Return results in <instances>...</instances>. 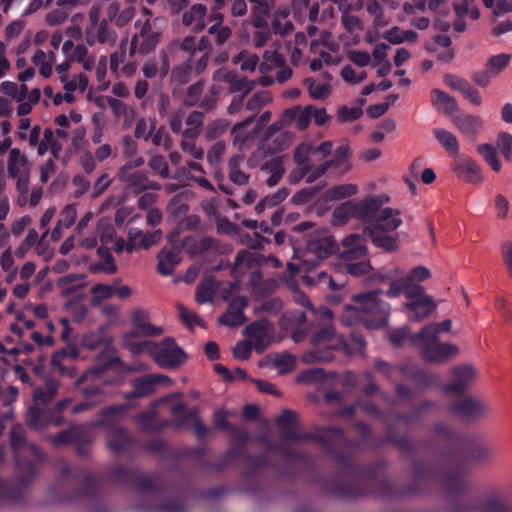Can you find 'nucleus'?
Instances as JSON below:
<instances>
[{"mask_svg": "<svg viewBox=\"0 0 512 512\" xmlns=\"http://www.w3.org/2000/svg\"><path fill=\"white\" fill-rule=\"evenodd\" d=\"M381 290L367 291L352 296L353 303L365 317L364 327L378 329L388 323L390 304L381 299Z\"/></svg>", "mask_w": 512, "mask_h": 512, "instance_id": "f257e3e1", "label": "nucleus"}, {"mask_svg": "<svg viewBox=\"0 0 512 512\" xmlns=\"http://www.w3.org/2000/svg\"><path fill=\"white\" fill-rule=\"evenodd\" d=\"M125 410L126 406L124 405L107 407L101 411L97 422L98 426L107 429V445L116 454L125 451L131 442V437L126 430L118 426Z\"/></svg>", "mask_w": 512, "mask_h": 512, "instance_id": "f03ea898", "label": "nucleus"}, {"mask_svg": "<svg viewBox=\"0 0 512 512\" xmlns=\"http://www.w3.org/2000/svg\"><path fill=\"white\" fill-rule=\"evenodd\" d=\"M431 277V271L422 265L412 268L408 275L392 281L386 291L390 298H396L404 294L407 299H413L419 294H425V288L418 284Z\"/></svg>", "mask_w": 512, "mask_h": 512, "instance_id": "7ed1b4c3", "label": "nucleus"}, {"mask_svg": "<svg viewBox=\"0 0 512 512\" xmlns=\"http://www.w3.org/2000/svg\"><path fill=\"white\" fill-rule=\"evenodd\" d=\"M150 347L151 357L162 368L174 369L186 360L185 352L171 337H166L160 342H154Z\"/></svg>", "mask_w": 512, "mask_h": 512, "instance_id": "20e7f679", "label": "nucleus"}, {"mask_svg": "<svg viewBox=\"0 0 512 512\" xmlns=\"http://www.w3.org/2000/svg\"><path fill=\"white\" fill-rule=\"evenodd\" d=\"M144 163V158L138 156L119 168L117 178L128 192L134 194L145 192V183L148 174L142 170H137V168L142 167Z\"/></svg>", "mask_w": 512, "mask_h": 512, "instance_id": "39448f33", "label": "nucleus"}, {"mask_svg": "<svg viewBox=\"0 0 512 512\" xmlns=\"http://www.w3.org/2000/svg\"><path fill=\"white\" fill-rule=\"evenodd\" d=\"M336 248L333 238L327 233H314L310 235L306 243L305 259L302 261L303 268L306 270L311 269L312 259L308 258L309 255L315 257L317 260H323L329 257Z\"/></svg>", "mask_w": 512, "mask_h": 512, "instance_id": "423d86ee", "label": "nucleus"}, {"mask_svg": "<svg viewBox=\"0 0 512 512\" xmlns=\"http://www.w3.org/2000/svg\"><path fill=\"white\" fill-rule=\"evenodd\" d=\"M118 361L117 358H110L104 363L96 364L89 370L85 371L74 383L75 388L79 389L80 393L85 399H93L101 401L103 390L98 385L83 386L87 382H93L95 377H100L107 369H109L114 362Z\"/></svg>", "mask_w": 512, "mask_h": 512, "instance_id": "0eeeda50", "label": "nucleus"}, {"mask_svg": "<svg viewBox=\"0 0 512 512\" xmlns=\"http://www.w3.org/2000/svg\"><path fill=\"white\" fill-rule=\"evenodd\" d=\"M409 322H422L427 319L436 309L437 303L428 294H419L413 299H408L402 306Z\"/></svg>", "mask_w": 512, "mask_h": 512, "instance_id": "6e6552de", "label": "nucleus"}, {"mask_svg": "<svg viewBox=\"0 0 512 512\" xmlns=\"http://www.w3.org/2000/svg\"><path fill=\"white\" fill-rule=\"evenodd\" d=\"M30 163L28 157L19 148L9 150L7 158L8 177L15 180V183L23 185L30 182Z\"/></svg>", "mask_w": 512, "mask_h": 512, "instance_id": "1a4fd4ad", "label": "nucleus"}, {"mask_svg": "<svg viewBox=\"0 0 512 512\" xmlns=\"http://www.w3.org/2000/svg\"><path fill=\"white\" fill-rule=\"evenodd\" d=\"M449 411L464 419H475L488 414L489 406L479 398L464 397L452 402L449 405Z\"/></svg>", "mask_w": 512, "mask_h": 512, "instance_id": "9d476101", "label": "nucleus"}, {"mask_svg": "<svg viewBox=\"0 0 512 512\" xmlns=\"http://www.w3.org/2000/svg\"><path fill=\"white\" fill-rule=\"evenodd\" d=\"M273 332L272 324L262 319L249 324L244 329L243 334L251 339L255 350L261 353L270 345Z\"/></svg>", "mask_w": 512, "mask_h": 512, "instance_id": "9b49d317", "label": "nucleus"}, {"mask_svg": "<svg viewBox=\"0 0 512 512\" xmlns=\"http://www.w3.org/2000/svg\"><path fill=\"white\" fill-rule=\"evenodd\" d=\"M11 446L16 453V461L20 467V458L22 455H31L35 460L40 461L43 459L42 452L35 444L27 443L25 431L22 426L14 425L10 431Z\"/></svg>", "mask_w": 512, "mask_h": 512, "instance_id": "f8f14e48", "label": "nucleus"}, {"mask_svg": "<svg viewBox=\"0 0 512 512\" xmlns=\"http://www.w3.org/2000/svg\"><path fill=\"white\" fill-rule=\"evenodd\" d=\"M476 377V370L473 366L465 365L455 367L451 370V381L443 386L446 393L460 394L467 389Z\"/></svg>", "mask_w": 512, "mask_h": 512, "instance_id": "ddd939ff", "label": "nucleus"}, {"mask_svg": "<svg viewBox=\"0 0 512 512\" xmlns=\"http://www.w3.org/2000/svg\"><path fill=\"white\" fill-rule=\"evenodd\" d=\"M367 253L368 249L365 239L357 234H351L342 240L338 256L341 260L348 263L364 258Z\"/></svg>", "mask_w": 512, "mask_h": 512, "instance_id": "4468645a", "label": "nucleus"}, {"mask_svg": "<svg viewBox=\"0 0 512 512\" xmlns=\"http://www.w3.org/2000/svg\"><path fill=\"white\" fill-rule=\"evenodd\" d=\"M453 125L469 140L474 141L482 128L483 120L476 115L460 113L451 117Z\"/></svg>", "mask_w": 512, "mask_h": 512, "instance_id": "2eb2a0df", "label": "nucleus"}, {"mask_svg": "<svg viewBox=\"0 0 512 512\" xmlns=\"http://www.w3.org/2000/svg\"><path fill=\"white\" fill-rule=\"evenodd\" d=\"M133 330L130 332L136 336H159L163 333L161 327L150 323L149 313L142 309H136L132 314Z\"/></svg>", "mask_w": 512, "mask_h": 512, "instance_id": "dca6fc26", "label": "nucleus"}, {"mask_svg": "<svg viewBox=\"0 0 512 512\" xmlns=\"http://www.w3.org/2000/svg\"><path fill=\"white\" fill-rule=\"evenodd\" d=\"M82 4L81 0H57L56 8L49 11L45 16L46 24L51 27L62 25L71 11Z\"/></svg>", "mask_w": 512, "mask_h": 512, "instance_id": "f3484780", "label": "nucleus"}, {"mask_svg": "<svg viewBox=\"0 0 512 512\" xmlns=\"http://www.w3.org/2000/svg\"><path fill=\"white\" fill-rule=\"evenodd\" d=\"M247 306L245 297L234 298L226 311L220 318L219 322L228 327H237L245 322L243 309Z\"/></svg>", "mask_w": 512, "mask_h": 512, "instance_id": "a211bd4d", "label": "nucleus"}, {"mask_svg": "<svg viewBox=\"0 0 512 512\" xmlns=\"http://www.w3.org/2000/svg\"><path fill=\"white\" fill-rule=\"evenodd\" d=\"M164 378L162 374H148L133 381V390L124 395L125 399L142 398L151 395L155 391L157 381Z\"/></svg>", "mask_w": 512, "mask_h": 512, "instance_id": "6ab92c4d", "label": "nucleus"}, {"mask_svg": "<svg viewBox=\"0 0 512 512\" xmlns=\"http://www.w3.org/2000/svg\"><path fill=\"white\" fill-rule=\"evenodd\" d=\"M454 171L459 176L470 183H479L482 181L480 167L467 156H459L454 163Z\"/></svg>", "mask_w": 512, "mask_h": 512, "instance_id": "aec40b11", "label": "nucleus"}, {"mask_svg": "<svg viewBox=\"0 0 512 512\" xmlns=\"http://www.w3.org/2000/svg\"><path fill=\"white\" fill-rule=\"evenodd\" d=\"M459 353V348L452 343H441L439 339L425 349L422 356L425 360L442 363L449 357L456 356Z\"/></svg>", "mask_w": 512, "mask_h": 512, "instance_id": "412c9836", "label": "nucleus"}, {"mask_svg": "<svg viewBox=\"0 0 512 512\" xmlns=\"http://www.w3.org/2000/svg\"><path fill=\"white\" fill-rule=\"evenodd\" d=\"M134 36H139V54L147 55L156 49L160 33L152 29L150 19L147 18L139 33Z\"/></svg>", "mask_w": 512, "mask_h": 512, "instance_id": "4be33fe9", "label": "nucleus"}, {"mask_svg": "<svg viewBox=\"0 0 512 512\" xmlns=\"http://www.w3.org/2000/svg\"><path fill=\"white\" fill-rule=\"evenodd\" d=\"M251 4L252 25L262 29L267 25V18L275 6V0H248Z\"/></svg>", "mask_w": 512, "mask_h": 512, "instance_id": "5701e85b", "label": "nucleus"}, {"mask_svg": "<svg viewBox=\"0 0 512 512\" xmlns=\"http://www.w3.org/2000/svg\"><path fill=\"white\" fill-rule=\"evenodd\" d=\"M283 437L288 440H308L311 438L308 434L297 433L296 414L291 410H285L276 420Z\"/></svg>", "mask_w": 512, "mask_h": 512, "instance_id": "b1692460", "label": "nucleus"}, {"mask_svg": "<svg viewBox=\"0 0 512 512\" xmlns=\"http://www.w3.org/2000/svg\"><path fill=\"white\" fill-rule=\"evenodd\" d=\"M207 7L204 4H193L182 15V24L186 27L194 25L193 31L200 32L206 27L205 17L207 15Z\"/></svg>", "mask_w": 512, "mask_h": 512, "instance_id": "393cba45", "label": "nucleus"}, {"mask_svg": "<svg viewBox=\"0 0 512 512\" xmlns=\"http://www.w3.org/2000/svg\"><path fill=\"white\" fill-rule=\"evenodd\" d=\"M170 411L175 417L180 418V423H184L188 420H194V429L199 438H204L210 432V429L197 417V410L191 409L186 411L185 405L183 403H178L172 406Z\"/></svg>", "mask_w": 512, "mask_h": 512, "instance_id": "a878e982", "label": "nucleus"}, {"mask_svg": "<svg viewBox=\"0 0 512 512\" xmlns=\"http://www.w3.org/2000/svg\"><path fill=\"white\" fill-rule=\"evenodd\" d=\"M158 264L157 271L164 276H168L174 272L175 267L180 263L179 249L163 248L157 255Z\"/></svg>", "mask_w": 512, "mask_h": 512, "instance_id": "bb28decb", "label": "nucleus"}, {"mask_svg": "<svg viewBox=\"0 0 512 512\" xmlns=\"http://www.w3.org/2000/svg\"><path fill=\"white\" fill-rule=\"evenodd\" d=\"M399 215L400 212L398 210L384 208L377 214L375 223L370 224L368 227H377L383 232L394 231L402 224Z\"/></svg>", "mask_w": 512, "mask_h": 512, "instance_id": "cd10ccee", "label": "nucleus"}, {"mask_svg": "<svg viewBox=\"0 0 512 512\" xmlns=\"http://www.w3.org/2000/svg\"><path fill=\"white\" fill-rule=\"evenodd\" d=\"M105 100L112 110L114 117L123 119V127H130L136 116L135 109L131 105L114 97H106Z\"/></svg>", "mask_w": 512, "mask_h": 512, "instance_id": "c85d7f7f", "label": "nucleus"}, {"mask_svg": "<svg viewBox=\"0 0 512 512\" xmlns=\"http://www.w3.org/2000/svg\"><path fill=\"white\" fill-rule=\"evenodd\" d=\"M365 233L371 238L372 243L386 252L398 250V236L386 235V232L380 231L377 227H366Z\"/></svg>", "mask_w": 512, "mask_h": 512, "instance_id": "c756f323", "label": "nucleus"}, {"mask_svg": "<svg viewBox=\"0 0 512 512\" xmlns=\"http://www.w3.org/2000/svg\"><path fill=\"white\" fill-rule=\"evenodd\" d=\"M161 59V66L158 67L157 63L153 59H149L144 62L142 66V73L145 78L152 79L160 74L161 78H164L168 75L170 71V59L168 53L164 50L159 53Z\"/></svg>", "mask_w": 512, "mask_h": 512, "instance_id": "7c9ffc66", "label": "nucleus"}, {"mask_svg": "<svg viewBox=\"0 0 512 512\" xmlns=\"http://www.w3.org/2000/svg\"><path fill=\"white\" fill-rule=\"evenodd\" d=\"M439 339V335L437 330H435V326L430 323L422 327V329L413 333L411 336V345L418 348L421 354L425 351V349L429 348L432 344H434Z\"/></svg>", "mask_w": 512, "mask_h": 512, "instance_id": "2f4dec72", "label": "nucleus"}, {"mask_svg": "<svg viewBox=\"0 0 512 512\" xmlns=\"http://www.w3.org/2000/svg\"><path fill=\"white\" fill-rule=\"evenodd\" d=\"M63 144L54 135V131L51 128H46L43 132V138L39 142L37 147V153L40 156H44L47 151L50 150L53 158H58L62 151Z\"/></svg>", "mask_w": 512, "mask_h": 512, "instance_id": "473e14b6", "label": "nucleus"}, {"mask_svg": "<svg viewBox=\"0 0 512 512\" xmlns=\"http://www.w3.org/2000/svg\"><path fill=\"white\" fill-rule=\"evenodd\" d=\"M59 386L60 384L57 380L52 378L47 379L43 387H38L34 390V405L40 407V405L50 403L56 396Z\"/></svg>", "mask_w": 512, "mask_h": 512, "instance_id": "72a5a7b5", "label": "nucleus"}, {"mask_svg": "<svg viewBox=\"0 0 512 512\" xmlns=\"http://www.w3.org/2000/svg\"><path fill=\"white\" fill-rule=\"evenodd\" d=\"M290 11L286 7L278 8L273 16L272 29L273 33L282 37L292 33L294 25L291 21L287 20Z\"/></svg>", "mask_w": 512, "mask_h": 512, "instance_id": "f704fd0d", "label": "nucleus"}, {"mask_svg": "<svg viewBox=\"0 0 512 512\" xmlns=\"http://www.w3.org/2000/svg\"><path fill=\"white\" fill-rule=\"evenodd\" d=\"M52 420H50L48 411L37 405L29 408L26 414V423L34 430H41L45 428Z\"/></svg>", "mask_w": 512, "mask_h": 512, "instance_id": "c9c22d12", "label": "nucleus"}, {"mask_svg": "<svg viewBox=\"0 0 512 512\" xmlns=\"http://www.w3.org/2000/svg\"><path fill=\"white\" fill-rule=\"evenodd\" d=\"M193 73V58L189 57L183 63L175 65L170 73V82L177 85H185L191 80Z\"/></svg>", "mask_w": 512, "mask_h": 512, "instance_id": "e433bc0d", "label": "nucleus"}, {"mask_svg": "<svg viewBox=\"0 0 512 512\" xmlns=\"http://www.w3.org/2000/svg\"><path fill=\"white\" fill-rule=\"evenodd\" d=\"M262 59V62L259 64V71L263 75L278 67H282L286 63L285 57L278 49L265 50Z\"/></svg>", "mask_w": 512, "mask_h": 512, "instance_id": "4c0bfd02", "label": "nucleus"}, {"mask_svg": "<svg viewBox=\"0 0 512 512\" xmlns=\"http://www.w3.org/2000/svg\"><path fill=\"white\" fill-rule=\"evenodd\" d=\"M431 101L434 106L442 107L445 113L450 115L451 117L453 116V113L459 111V107L456 100L442 90H432Z\"/></svg>", "mask_w": 512, "mask_h": 512, "instance_id": "58836bf2", "label": "nucleus"}, {"mask_svg": "<svg viewBox=\"0 0 512 512\" xmlns=\"http://www.w3.org/2000/svg\"><path fill=\"white\" fill-rule=\"evenodd\" d=\"M382 202L379 198H369L356 205V216L364 220L377 218Z\"/></svg>", "mask_w": 512, "mask_h": 512, "instance_id": "ea45409f", "label": "nucleus"}, {"mask_svg": "<svg viewBox=\"0 0 512 512\" xmlns=\"http://www.w3.org/2000/svg\"><path fill=\"white\" fill-rule=\"evenodd\" d=\"M66 358H68V350L60 349L55 351L51 357L52 368L55 372L59 373L60 375L74 378L77 374V369L73 365H64V360Z\"/></svg>", "mask_w": 512, "mask_h": 512, "instance_id": "a19ab883", "label": "nucleus"}, {"mask_svg": "<svg viewBox=\"0 0 512 512\" xmlns=\"http://www.w3.org/2000/svg\"><path fill=\"white\" fill-rule=\"evenodd\" d=\"M243 157L233 155L228 162V177L236 185H246L249 181V175L240 169Z\"/></svg>", "mask_w": 512, "mask_h": 512, "instance_id": "79ce46f5", "label": "nucleus"}, {"mask_svg": "<svg viewBox=\"0 0 512 512\" xmlns=\"http://www.w3.org/2000/svg\"><path fill=\"white\" fill-rule=\"evenodd\" d=\"M217 286L213 277L203 279L196 288L195 300L199 304L212 302Z\"/></svg>", "mask_w": 512, "mask_h": 512, "instance_id": "37998d69", "label": "nucleus"}, {"mask_svg": "<svg viewBox=\"0 0 512 512\" xmlns=\"http://www.w3.org/2000/svg\"><path fill=\"white\" fill-rule=\"evenodd\" d=\"M433 135L447 152L455 155L459 153V142L453 133L443 128H435Z\"/></svg>", "mask_w": 512, "mask_h": 512, "instance_id": "c03bdc74", "label": "nucleus"}, {"mask_svg": "<svg viewBox=\"0 0 512 512\" xmlns=\"http://www.w3.org/2000/svg\"><path fill=\"white\" fill-rule=\"evenodd\" d=\"M18 396V389L14 386H9L7 389L3 390L0 388V405L4 408L1 411L2 419H12L13 416V408L12 404L16 401Z\"/></svg>", "mask_w": 512, "mask_h": 512, "instance_id": "a18cd8bd", "label": "nucleus"}, {"mask_svg": "<svg viewBox=\"0 0 512 512\" xmlns=\"http://www.w3.org/2000/svg\"><path fill=\"white\" fill-rule=\"evenodd\" d=\"M295 134L290 131H283L279 134L274 135L270 138V143L268 144V150L271 153H277L283 150H286L294 141Z\"/></svg>", "mask_w": 512, "mask_h": 512, "instance_id": "49530a36", "label": "nucleus"}, {"mask_svg": "<svg viewBox=\"0 0 512 512\" xmlns=\"http://www.w3.org/2000/svg\"><path fill=\"white\" fill-rule=\"evenodd\" d=\"M203 120L204 114L202 112H191L186 119L187 128L183 131L182 136L184 138H196L200 133Z\"/></svg>", "mask_w": 512, "mask_h": 512, "instance_id": "de8ad7c7", "label": "nucleus"}, {"mask_svg": "<svg viewBox=\"0 0 512 512\" xmlns=\"http://www.w3.org/2000/svg\"><path fill=\"white\" fill-rule=\"evenodd\" d=\"M83 280L84 275L69 274L61 277L57 285L62 288L63 294L67 296L81 289L84 286Z\"/></svg>", "mask_w": 512, "mask_h": 512, "instance_id": "09e8293b", "label": "nucleus"}, {"mask_svg": "<svg viewBox=\"0 0 512 512\" xmlns=\"http://www.w3.org/2000/svg\"><path fill=\"white\" fill-rule=\"evenodd\" d=\"M272 101L271 94L268 91H259L254 93L246 102V110L252 112L251 116H256V113L265 105Z\"/></svg>", "mask_w": 512, "mask_h": 512, "instance_id": "8fccbe9b", "label": "nucleus"}, {"mask_svg": "<svg viewBox=\"0 0 512 512\" xmlns=\"http://www.w3.org/2000/svg\"><path fill=\"white\" fill-rule=\"evenodd\" d=\"M136 335H132V333H126L123 336V343L126 349H128L132 354H140L144 351H147L151 356V347L150 345L154 344V341H135Z\"/></svg>", "mask_w": 512, "mask_h": 512, "instance_id": "3c124183", "label": "nucleus"}, {"mask_svg": "<svg viewBox=\"0 0 512 512\" xmlns=\"http://www.w3.org/2000/svg\"><path fill=\"white\" fill-rule=\"evenodd\" d=\"M453 9L458 18L470 15L476 20L480 16L478 8L474 6V0H453Z\"/></svg>", "mask_w": 512, "mask_h": 512, "instance_id": "603ef678", "label": "nucleus"}, {"mask_svg": "<svg viewBox=\"0 0 512 512\" xmlns=\"http://www.w3.org/2000/svg\"><path fill=\"white\" fill-rule=\"evenodd\" d=\"M313 144L308 141L301 142L294 151L293 160L297 166H312L310 154Z\"/></svg>", "mask_w": 512, "mask_h": 512, "instance_id": "864d4df0", "label": "nucleus"}, {"mask_svg": "<svg viewBox=\"0 0 512 512\" xmlns=\"http://www.w3.org/2000/svg\"><path fill=\"white\" fill-rule=\"evenodd\" d=\"M234 63L240 64L242 71L254 72L259 67V57L247 50H242L235 58Z\"/></svg>", "mask_w": 512, "mask_h": 512, "instance_id": "5fc2aeb1", "label": "nucleus"}, {"mask_svg": "<svg viewBox=\"0 0 512 512\" xmlns=\"http://www.w3.org/2000/svg\"><path fill=\"white\" fill-rule=\"evenodd\" d=\"M336 336L337 335L334 326L330 323H326L322 328L312 334L310 341L313 345L317 346L327 344L328 342L335 339Z\"/></svg>", "mask_w": 512, "mask_h": 512, "instance_id": "6e6d98bb", "label": "nucleus"}, {"mask_svg": "<svg viewBox=\"0 0 512 512\" xmlns=\"http://www.w3.org/2000/svg\"><path fill=\"white\" fill-rule=\"evenodd\" d=\"M511 56L506 53H501L490 57L486 63V68L492 73L494 77L498 76L509 64Z\"/></svg>", "mask_w": 512, "mask_h": 512, "instance_id": "4d7b16f0", "label": "nucleus"}, {"mask_svg": "<svg viewBox=\"0 0 512 512\" xmlns=\"http://www.w3.org/2000/svg\"><path fill=\"white\" fill-rule=\"evenodd\" d=\"M105 343L104 331L99 329L96 331H89L83 334L81 338V346L90 350L100 347Z\"/></svg>", "mask_w": 512, "mask_h": 512, "instance_id": "13d9d810", "label": "nucleus"}, {"mask_svg": "<svg viewBox=\"0 0 512 512\" xmlns=\"http://www.w3.org/2000/svg\"><path fill=\"white\" fill-rule=\"evenodd\" d=\"M169 49H179L181 51L187 52L190 55L189 57L193 58L197 51V39L194 35H188L183 39H177L171 42Z\"/></svg>", "mask_w": 512, "mask_h": 512, "instance_id": "bf43d9fd", "label": "nucleus"}, {"mask_svg": "<svg viewBox=\"0 0 512 512\" xmlns=\"http://www.w3.org/2000/svg\"><path fill=\"white\" fill-rule=\"evenodd\" d=\"M358 192V187L355 184L347 183L336 186L327 192L329 200H341L346 197L355 195Z\"/></svg>", "mask_w": 512, "mask_h": 512, "instance_id": "052dcab7", "label": "nucleus"}, {"mask_svg": "<svg viewBox=\"0 0 512 512\" xmlns=\"http://www.w3.org/2000/svg\"><path fill=\"white\" fill-rule=\"evenodd\" d=\"M60 81L63 83L65 91L68 92H74L77 89L83 92L88 85V79L83 74L75 75L71 80L67 75H63L60 76Z\"/></svg>", "mask_w": 512, "mask_h": 512, "instance_id": "680f3d73", "label": "nucleus"}, {"mask_svg": "<svg viewBox=\"0 0 512 512\" xmlns=\"http://www.w3.org/2000/svg\"><path fill=\"white\" fill-rule=\"evenodd\" d=\"M254 121V116H249L247 119H245L242 122L237 123L232 128V135H233V144L237 145L239 149H242L245 145V142L248 139V135L244 132V127L251 124Z\"/></svg>", "mask_w": 512, "mask_h": 512, "instance_id": "e2e57ef3", "label": "nucleus"}, {"mask_svg": "<svg viewBox=\"0 0 512 512\" xmlns=\"http://www.w3.org/2000/svg\"><path fill=\"white\" fill-rule=\"evenodd\" d=\"M477 151L484 157L486 162L492 169L498 172L501 169V164L498 160L496 149L490 144H481L477 147Z\"/></svg>", "mask_w": 512, "mask_h": 512, "instance_id": "0e129e2a", "label": "nucleus"}, {"mask_svg": "<svg viewBox=\"0 0 512 512\" xmlns=\"http://www.w3.org/2000/svg\"><path fill=\"white\" fill-rule=\"evenodd\" d=\"M365 317H363L356 308V304L353 303V305H346L344 308V311L341 315V322L345 326H352L358 322H362L364 325Z\"/></svg>", "mask_w": 512, "mask_h": 512, "instance_id": "69168bd1", "label": "nucleus"}, {"mask_svg": "<svg viewBox=\"0 0 512 512\" xmlns=\"http://www.w3.org/2000/svg\"><path fill=\"white\" fill-rule=\"evenodd\" d=\"M96 28V36L99 43L111 46L116 43L117 34L114 30L108 28L105 20L101 21Z\"/></svg>", "mask_w": 512, "mask_h": 512, "instance_id": "338daca9", "label": "nucleus"}, {"mask_svg": "<svg viewBox=\"0 0 512 512\" xmlns=\"http://www.w3.org/2000/svg\"><path fill=\"white\" fill-rule=\"evenodd\" d=\"M497 147L501 151L506 161H512V135L507 132L499 133L497 137Z\"/></svg>", "mask_w": 512, "mask_h": 512, "instance_id": "774afa93", "label": "nucleus"}]
</instances>
